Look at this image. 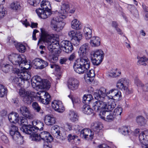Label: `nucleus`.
Masks as SVG:
<instances>
[{"instance_id":"nucleus-1","label":"nucleus","mask_w":148,"mask_h":148,"mask_svg":"<svg viewBox=\"0 0 148 148\" xmlns=\"http://www.w3.org/2000/svg\"><path fill=\"white\" fill-rule=\"evenodd\" d=\"M89 44L85 43L80 48L78 53L80 58L75 61L73 65L74 71L79 74H83L90 68V62L87 56H90L92 63V52L90 51Z\"/></svg>"},{"instance_id":"nucleus-2","label":"nucleus","mask_w":148,"mask_h":148,"mask_svg":"<svg viewBox=\"0 0 148 148\" xmlns=\"http://www.w3.org/2000/svg\"><path fill=\"white\" fill-rule=\"evenodd\" d=\"M94 95L95 99L101 100L106 102L105 100L112 99L118 100L121 97L120 91L116 89H112L108 92H106V89L104 87H101L99 89L95 90Z\"/></svg>"},{"instance_id":"nucleus-3","label":"nucleus","mask_w":148,"mask_h":148,"mask_svg":"<svg viewBox=\"0 0 148 148\" xmlns=\"http://www.w3.org/2000/svg\"><path fill=\"white\" fill-rule=\"evenodd\" d=\"M97 100L93 103V111L96 112L100 111L99 114V117L105 120L106 114H108V112L114 108L116 105L114 102H111V100L106 103L101 100Z\"/></svg>"},{"instance_id":"nucleus-4","label":"nucleus","mask_w":148,"mask_h":148,"mask_svg":"<svg viewBox=\"0 0 148 148\" xmlns=\"http://www.w3.org/2000/svg\"><path fill=\"white\" fill-rule=\"evenodd\" d=\"M23 69L25 70L17 69L15 70V73L17 74L18 77H14L12 80L13 84L19 86H21L25 81H28L31 77V73L28 70L29 69L26 67H23Z\"/></svg>"},{"instance_id":"nucleus-5","label":"nucleus","mask_w":148,"mask_h":148,"mask_svg":"<svg viewBox=\"0 0 148 148\" xmlns=\"http://www.w3.org/2000/svg\"><path fill=\"white\" fill-rule=\"evenodd\" d=\"M8 58L9 60L12 63H14L15 65H18L20 67L23 68L24 66H28V69H30L31 65L30 62H28L23 55L16 53H12L10 54Z\"/></svg>"},{"instance_id":"nucleus-6","label":"nucleus","mask_w":148,"mask_h":148,"mask_svg":"<svg viewBox=\"0 0 148 148\" xmlns=\"http://www.w3.org/2000/svg\"><path fill=\"white\" fill-rule=\"evenodd\" d=\"M49 4V2L46 0H43L40 3L41 8L36 9V12L38 17L42 19H46L52 13L51 10L49 8L47 5Z\"/></svg>"},{"instance_id":"nucleus-7","label":"nucleus","mask_w":148,"mask_h":148,"mask_svg":"<svg viewBox=\"0 0 148 148\" xmlns=\"http://www.w3.org/2000/svg\"><path fill=\"white\" fill-rule=\"evenodd\" d=\"M31 82L33 87L36 90L38 89L46 88L49 89L51 86L50 82L46 79L43 82L39 77L31 79Z\"/></svg>"},{"instance_id":"nucleus-8","label":"nucleus","mask_w":148,"mask_h":148,"mask_svg":"<svg viewBox=\"0 0 148 148\" xmlns=\"http://www.w3.org/2000/svg\"><path fill=\"white\" fill-rule=\"evenodd\" d=\"M40 131L36 133L34 138H32V140L36 141H38L42 139L47 143L51 142L53 140V138L51 134L46 131H43L40 132Z\"/></svg>"},{"instance_id":"nucleus-9","label":"nucleus","mask_w":148,"mask_h":148,"mask_svg":"<svg viewBox=\"0 0 148 148\" xmlns=\"http://www.w3.org/2000/svg\"><path fill=\"white\" fill-rule=\"evenodd\" d=\"M130 81L126 78H123L119 79L117 83L116 87L121 90L125 91L126 94H130L132 92V90H130L128 88Z\"/></svg>"},{"instance_id":"nucleus-10","label":"nucleus","mask_w":148,"mask_h":148,"mask_svg":"<svg viewBox=\"0 0 148 148\" xmlns=\"http://www.w3.org/2000/svg\"><path fill=\"white\" fill-rule=\"evenodd\" d=\"M19 92L20 96L23 97V100L25 103L30 104L33 102L34 96H32L30 91L20 89Z\"/></svg>"},{"instance_id":"nucleus-11","label":"nucleus","mask_w":148,"mask_h":148,"mask_svg":"<svg viewBox=\"0 0 148 148\" xmlns=\"http://www.w3.org/2000/svg\"><path fill=\"white\" fill-rule=\"evenodd\" d=\"M93 65L98 66L102 61L103 59L104 54L101 49H97L93 52Z\"/></svg>"},{"instance_id":"nucleus-12","label":"nucleus","mask_w":148,"mask_h":148,"mask_svg":"<svg viewBox=\"0 0 148 148\" xmlns=\"http://www.w3.org/2000/svg\"><path fill=\"white\" fill-rule=\"evenodd\" d=\"M21 130L26 134L30 135L31 138L32 139L35 137L34 135L36 133V129L34 127V125H27L24 124L21 127Z\"/></svg>"},{"instance_id":"nucleus-13","label":"nucleus","mask_w":148,"mask_h":148,"mask_svg":"<svg viewBox=\"0 0 148 148\" xmlns=\"http://www.w3.org/2000/svg\"><path fill=\"white\" fill-rule=\"evenodd\" d=\"M65 23L59 21V18H53L51 20V26L53 29L57 32H60L63 28Z\"/></svg>"},{"instance_id":"nucleus-14","label":"nucleus","mask_w":148,"mask_h":148,"mask_svg":"<svg viewBox=\"0 0 148 148\" xmlns=\"http://www.w3.org/2000/svg\"><path fill=\"white\" fill-rule=\"evenodd\" d=\"M40 95L39 100L44 104H48L51 100V96L47 92L43 90L40 91L36 93V95Z\"/></svg>"},{"instance_id":"nucleus-15","label":"nucleus","mask_w":148,"mask_h":148,"mask_svg":"<svg viewBox=\"0 0 148 148\" xmlns=\"http://www.w3.org/2000/svg\"><path fill=\"white\" fill-rule=\"evenodd\" d=\"M142 148H148V130L142 132L139 136Z\"/></svg>"},{"instance_id":"nucleus-16","label":"nucleus","mask_w":148,"mask_h":148,"mask_svg":"<svg viewBox=\"0 0 148 148\" xmlns=\"http://www.w3.org/2000/svg\"><path fill=\"white\" fill-rule=\"evenodd\" d=\"M60 47L62 48L63 51L67 53H71L73 49L72 43L69 41L63 40L60 43Z\"/></svg>"},{"instance_id":"nucleus-17","label":"nucleus","mask_w":148,"mask_h":148,"mask_svg":"<svg viewBox=\"0 0 148 148\" xmlns=\"http://www.w3.org/2000/svg\"><path fill=\"white\" fill-rule=\"evenodd\" d=\"M69 5L67 2L63 3L61 6V11L60 12L57 11H56V13H58L60 18L64 19L66 18V14L69 11Z\"/></svg>"},{"instance_id":"nucleus-18","label":"nucleus","mask_w":148,"mask_h":148,"mask_svg":"<svg viewBox=\"0 0 148 148\" xmlns=\"http://www.w3.org/2000/svg\"><path fill=\"white\" fill-rule=\"evenodd\" d=\"M51 106L54 110L58 112L62 113L65 110L63 103L61 101L55 100L52 102Z\"/></svg>"},{"instance_id":"nucleus-19","label":"nucleus","mask_w":148,"mask_h":148,"mask_svg":"<svg viewBox=\"0 0 148 148\" xmlns=\"http://www.w3.org/2000/svg\"><path fill=\"white\" fill-rule=\"evenodd\" d=\"M51 132L54 136L57 139H60L63 140L66 138V136L65 135H64V136H62V137H61L60 127L58 125L53 126L51 129Z\"/></svg>"},{"instance_id":"nucleus-20","label":"nucleus","mask_w":148,"mask_h":148,"mask_svg":"<svg viewBox=\"0 0 148 148\" xmlns=\"http://www.w3.org/2000/svg\"><path fill=\"white\" fill-rule=\"evenodd\" d=\"M69 88L73 91L77 89L79 85V82L76 79L73 78L69 80L67 83Z\"/></svg>"},{"instance_id":"nucleus-21","label":"nucleus","mask_w":148,"mask_h":148,"mask_svg":"<svg viewBox=\"0 0 148 148\" xmlns=\"http://www.w3.org/2000/svg\"><path fill=\"white\" fill-rule=\"evenodd\" d=\"M92 131L89 129H83L81 131L80 137L84 138L86 140L92 139V135L91 134Z\"/></svg>"},{"instance_id":"nucleus-22","label":"nucleus","mask_w":148,"mask_h":148,"mask_svg":"<svg viewBox=\"0 0 148 148\" xmlns=\"http://www.w3.org/2000/svg\"><path fill=\"white\" fill-rule=\"evenodd\" d=\"M69 36L72 38V40L79 42L82 39V35L80 32L76 30L71 31L69 33Z\"/></svg>"},{"instance_id":"nucleus-23","label":"nucleus","mask_w":148,"mask_h":148,"mask_svg":"<svg viewBox=\"0 0 148 148\" xmlns=\"http://www.w3.org/2000/svg\"><path fill=\"white\" fill-rule=\"evenodd\" d=\"M47 48L48 50L51 52L53 51V50L56 49H58L60 47L59 43L57 40H55L54 42L48 41Z\"/></svg>"},{"instance_id":"nucleus-24","label":"nucleus","mask_w":148,"mask_h":148,"mask_svg":"<svg viewBox=\"0 0 148 148\" xmlns=\"http://www.w3.org/2000/svg\"><path fill=\"white\" fill-rule=\"evenodd\" d=\"M44 121L46 125H52L55 123L56 119L53 115H47L45 117Z\"/></svg>"},{"instance_id":"nucleus-25","label":"nucleus","mask_w":148,"mask_h":148,"mask_svg":"<svg viewBox=\"0 0 148 148\" xmlns=\"http://www.w3.org/2000/svg\"><path fill=\"white\" fill-rule=\"evenodd\" d=\"M95 128L93 129V131L94 132L93 134V137L94 135V132H95L96 134H97V135H99L98 133H101L102 134L101 132L102 131V128L103 127V125L101 123L98 122L95 124H94Z\"/></svg>"},{"instance_id":"nucleus-26","label":"nucleus","mask_w":148,"mask_h":148,"mask_svg":"<svg viewBox=\"0 0 148 148\" xmlns=\"http://www.w3.org/2000/svg\"><path fill=\"white\" fill-rule=\"evenodd\" d=\"M18 112L26 118H28L30 114V112L27 107L23 106L20 108Z\"/></svg>"},{"instance_id":"nucleus-27","label":"nucleus","mask_w":148,"mask_h":148,"mask_svg":"<svg viewBox=\"0 0 148 148\" xmlns=\"http://www.w3.org/2000/svg\"><path fill=\"white\" fill-rule=\"evenodd\" d=\"M84 32L85 34V36L86 40L90 39V43L91 45H92V42L91 38L92 36V30L88 27H85L84 29Z\"/></svg>"},{"instance_id":"nucleus-28","label":"nucleus","mask_w":148,"mask_h":148,"mask_svg":"<svg viewBox=\"0 0 148 148\" xmlns=\"http://www.w3.org/2000/svg\"><path fill=\"white\" fill-rule=\"evenodd\" d=\"M134 83L138 87L141 88L145 92H148V83L143 85L139 79L136 78L134 80Z\"/></svg>"},{"instance_id":"nucleus-29","label":"nucleus","mask_w":148,"mask_h":148,"mask_svg":"<svg viewBox=\"0 0 148 148\" xmlns=\"http://www.w3.org/2000/svg\"><path fill=\"white\" fill-rule=\"evenodd\" d=\"M34 124H36L35 125H34V127L36 129V133L43 130L44 124L42 122L38 121H34L33 125H34Z\"/></svg>"},{"instance_id":"nucleus-30","label":"nucleus","mask_w":148,"mask_h":148,"mask_svg":"<svg viewBox=\"0 0 148 148\" xmlns=\"http://www.w3.org/2000/svg\"><path fill=\"white\" fill-rule=\"evenodd\" d=\"M18 116V114L16 113L12 112L8 116V118L9 121L11 123H18L19 121L18 117H16Z\"/></svg>"},{"instance_id":"nucleus-31","label":"nucleus","mask_w":148,"mask_h":148,"mask_svg":"<svg viewBox=\"0 0 148 148\" xmlns=\"http://www.w3.org/2000/svg\"><path fill=\"white\" fill-rule=\"evenodd\" d=\"M10 8L13 11L17 12H18L20 10L21 7L19 2L16 1L11 4Z\"/></svg>"},{"instance_id":"nucleus-32","label":"nucleus","mask_w":148,"mask_h":148,"mask_svg":"<svg viewBox=\"0 0 148 148\" xmlns=\"http://www.w3.org/2000/svg\"><path fill=\"white\" fill-rule=\"evenodd\" d=\"M16 49L18 52L21 53L25 52L26 50L25 46L21 42L15 43L14 44Z\"/></svg>"},{"instance_id":"nucleus-33","label":"nucleus","mask_w":148,"mask_h":148,"mask_svg":"<svg viewBox=\"0 0 148 148\" xmlns=\"http://www.w3.org/2000/svg\"><path fill=\"white\" fill-rule=\"evenodd\" d=\"M121 132V133L124 135H131V134H133L134 133L132 131L129 129L128 127L124 126L122 127L120 130Z\"/></svg>"},{"instance_id":"nucleus-34","label":"nucleus","mask_w":148,"mask_h":148,"mask_svg":"<svg viewBox=\"0 0 148 148\" xmlns=\"http://www.w3.org/2000/svg\"><path fill=\"white\" fill-rule=\"evenodd\" d=\"M70 120L73 122L78 121L79 116L73 110H70L69 113Z\"/></svg>"},{"instance_id":"nucleus-35","label":"nucleus","mask_w":148,"mask_h":148,"mask_svg":"<svg viewBox=\"0 0 148 148\" xmlns=\"http://www.w3.org/2000/svg\"><path fill=\"white\" fill-rule=\"evenodd\" d=\"M92 99V96L91 94L84 95L83 97V103L85 105H88L90 104V102Z\"/></svg>"},{"instance_id":"nucleus-36","label":"nucleus","mask_w":148,"mask_h":148,"mask_svg":"<svg viewBox=\"0 0 148 148\" xmlns=\"http://www.w3.org/2000/svg\"><path fill=\"white\" fill-rule=\"evenodd\" d=\"M82 109L83 112L87 115H90L92 113V109L88 105H84L83 106Z\"/></svg>"},{"instance_id":"nucleus-37","label":"nucleus","mask_w":148,"mask_h":148,"mask_svg":"<svg viewBox=\"0 0 148 148\" xmlns=\"http://www.w3.org/2000/svg\"><path fill=\"white\" fill-rule=\"evenodd\" d=\"M56 35L54 34H47L45 36V39L46 42L47 43L48 41L54 42L56 40V38L55 36Z\"/></svg>"},{"instance_id":"nucleus-38","label":"nucleus","mask_w":148,"mask_h":148,"mask_svg":"<svg viewBox=\"0 0 148 148\" xmlns=\"http://www.w3.org/2000/svg\"><path fill=\"white\" fill-rule=\"evenodd\" d=\"M80 23L76 19H74L71 22V27L76 30H79L81 27Z\"/></svg>"},{"instance_id":"nucleus-39","label":"nucleus","mask_w":148,"mask_h":148,"mask_svg":"<svg viewBox=\"0 0 148 148\" xmlns=\"http://www.w3.org/2000/svg\"><path fill=\"white\" fill-rule=\"evenodd\" d=\"M0 66L2 71L3 72L7 73L9 71L10 67L11 66L9 64L1 63H0Z\"/></svg>"},{"instance_id":"nucleus-40","label":"nucleus","mask_w":148,"mask_h":148,"mask_svg":"<svg viewBox=\"0 0 148 148\" xmlns=\"http://www.w3.org/2000/svg\"><path fill=\"white\" fill-rule=\"evenodd\" d=\"M137 58L138 59L137 62L138 64L144 66H146V65L145 62L147 61L148 60V59L145 56H143L142 57L138 56Z\"/></svg>"},{"instance_id":"nucleus-41","label":"nucleus","mask_w":148,"mask_h":148,"mask_svg":"<svg viewBox=\"0 0 148 148\" xmlns=\"http://www.w3.org/2000/svg\"><path fill=\"white\" fill-rule=\"evenodd\" d=\"M101 44L100 38L98 36H93V47L99 46Z\"/></svg>"},{"instance_id":"nucleus-42","label":"nucleus","mask_w":148,"mask_h":148,"mask_svg":"<svg viewBox=\"0 0 148 148\" xmlns=\"http://www.w3.org/2000/svg\"><path fill=\"white\" fill-rule=\"evenodd\" d=\"M7 89L3 85L0 84V97H3L7 94Z\"/></svg>"},{"instance_id":"nucleus-43","label":"nucleus","mask_w":148,"mask_h":148,"mask_svg":"<svg viewBox=\"0 0 148 148\" xmlns=\"http://www.w3.org/2000/svg\"><path fill=\"white\" fill-rule=\"evenodd\" d=\"M41 61V58H36L32 61L33 66H34L36 69H39L38 66L40 65Z\"/></svg>"},{"instance_id":"nucleus-44","label":"nucleus","mask_w":148,"mask_h":148,"mask_svg":"<svg viewBox=\"0 0 148 148\" xmlns=\"http://www.w3.org/2000/svg\"><path fill=\"white\" fill-rule=\"evenodd\" d=\"M10 136L12 139L16 142H18L19 140L21 141L23 140V137L21 136L20 133H19V134L17 135L14 134L13 135Z\"/></svg>"},{"instance_id":"nucleus-45","label":"nucleus","mask_w":148,"mask_h":148,"mask_svg":"<svg viewBox=\"0 0 148 148\" xmlns=\"http://www.w3.org/2000/svg\"><path fill=\"white\" fill-rule=\"evenodd\" d=\"M136 121L138 125H143L145 124V120L142 116H139L136 118Z\"/></svg>"},{"instance_id":"nucleus-46","label":"nucleus","mask_w":148,"mask_h":148,"mask_svg":"<svg viewBox=\"0 0 148 148\" xmlns=\"http://www.w3.org/2000/svg\"><path fill=\"white\" fill-rule=\"evenodd\" d=\"M115 117V116L113 113L112 112H110L109 114L108 113V114L107 115L106 118L104 120L107 121L111 122L113 120Z\"/></svg>"},{"instance_id":"nucleus-47","label":"nucleus","mask_w":148,"mask_h":148,"mask_svg":"<svg viewBox=\"0 0 148 148\" xmlns=\"http://www.w3.org/2000/svg\"><path fill=\"white\" fill-rule=\"evenodd\" d=\"M122 111L123 109L121 107H118L114 110L113 113L115 116L120 115L122 112Z\"/></svg>"},{"instance_id":"nucleus-48","label":"nucleus","mask_w":148,"mask_h":148,"mask_svg":"<svg viewBox=\"0 0 148 148\" xmlns=\"http://www.w3.org/2000/svg\"><path fill=\"white\" fill-rule=\"evenodd\" d=\"M91 70H90L86 73L87 76L86 82L88 84H90L92 82V76H91V74L92 73L91 72Z\"/></svg>"},{"instance_id":"nucleus-49","label":"nucleus","mask_w":148,"mask_h":148,"mask_svg":"<svg viewBox=\"0 0 148 148\" xmlns=\"http://www.w3.org/2000/svg\"><path fill=\"white\" fill-rule=\"evenodd\" d=\"M27 1L30 5L36 6L39 4L40 0H28Z\"/></svg>"},{"instance_id":"nucleus-50","label":"nucleus","mask_w":148,"mask_h":148,"mask_svg":"<svg viewBox=\"0 0 148 148\" xmlns=\"http://www.w3.org/2000/svg\"><path fill=\"white\" fill-rule=\"evenodd\" d=\"M48 65V63L47 61H46L43 60L42 59H41L40 65V66H38L39 69H42L47 66Z\"/></svg>"},{"instance_id":"nucleus-51","label":"nucleus","mask_w":148,"mask_h":148,"mask_svg":"<svg viewBox=\"0 0 148 148\" xmlns=\"http://www.w3.org/2000/svg\"><path fill=\"white\" fill-rule=\"evenodd\" d=\"M32 106L34 110L37 112H39L41 110V108L37 103L33 102L32 104Z\"/></svg>"},{"instance_id":"nucleus-52","label":"nucleus","mask_w":148,"mask_h":148,"mask_svg":"<svg viewBox=\"0 0 148 148\" xmlns=\"http://www.w3.org/2000/svg\"><path fill=\"white\" fill-rule=\"evenodd\" d=\"M73 128L76 133H80V134H81V130H83L82 127L78 125H76L74 126Z\"/></svg>"},{"instance_id":"nucleus-53","label":"nucleus","mask_w":148,"mask_h":148,"mask_svg":"<svg viewBox=\"0 0 148 148\" xmlns=\"http://www.w3.org/2000/svg\"><path fill=\"white\" fill-rule=\"evenodd\" d=\"M18 122L19 123H20V124H22V126L24 124H26L27 125L28 122H27V119H25L24 117H21L20 118H18Z\"/></svg>"},{"instance_id":"nucleus-54","label":"nucleus","mask_w":148,"mask_h":148,"mask_svg":"<svg viewBox=\"0 0 148 148\" xmlns=\"http://www.w3.org/2000/svg\"><path fill=\"white\" fill-rule=\"evenodd\" d=\"M5 14V9L3 5H0V19L3 18Z\"/></svg>"},{"instance_id":"nucleus-55","label":"nucleus","mask_w":148,"mask_h":148,"mask_svg":"<svg viewBox=\"0 0 148 148\" xmlns=\"http://www.w3.org/2000/svg\"><path fill=\"white\" fill-rule=\"evenodd\" d=\"M76 137H77V135L74 134H69L67 136L68 140L69 142H71L72 140H73L74 142V140Z\"/></svg>"},{"instance_id":"nucleus-56","label":"nucleus","mask_w":148,"mask_h":148,"mask_svg":"<svg viewBox=\"0 0 148 148\" xmlns=\"http://www.w3.org/2000/svg\"><path fill=\"white\" fill-rule=\"evenodd\" d=\"M58 57L55 55H51L49 58L48 60L49 61L53 62L54 61L58 60Z\"/></svg>"},{"instance_id":"nucleus-57","label":"nucleus","mask_w":148,"mask_h":148,"mask_svg":"<svg viewBox=\"0 0 148 148\" xmlns=\"http://www.w3.org/2000/svg\"><path fill=\"white\" fill-rule=\"evenodd\" d=\"M121 73L120 72H110L109 75L111 77H115L119 76Z\"/></svg>"},{"instance_id":"nucleus-58","label":"nucleus","mask_w":148,"mask_h":148,"mask_svg":"<svg viewBox=\"0 0 148 148\" xmlns=\"http://www.w3.org/2000/svg\"><path fill=\"white\" fill-rule=\"evenodd\" d=\"M67 60L68 59L66 58L61 57L60 60V63L61 64H65Z\"/></svg>"},{"instance_id":"nucleus-59","label":"nucleus","mask_w":148,"mask_h":148,"mask_svg":"<svg viewBox=\"0 0 148 148\" xmlns=\"http://www.w3.org/2000/svg\"><path fill=\"white\" fill-rule=\"evenodd\" d=\"M1 138L3 142L5 143H8V140L7 137L5 135L2 136Z\"/></svg>"},{"instance_id":"nucleus-60","label":"nucleus","mask_w":148,"mask_h":148,"mask_svg":"<svg viewBox=\"0 0 148 148\" xmlns=\"http://www.w3.org/2000/svg\"><path fill=\"white\" fill-rule=\"evenodd\" d=\"M66 127L67 128L68 130H67L69 131L73 130V127L72 124L71 123H67L66 124Z\"/></svg>"},{"instance_id":"nucleus-61","label":"nucleus","mask_w":148,"mask_h":148,"mask_svg":"<svg viewBox=\"0 0 148 148\" xmlns=\"http://www.w3.org/2000/svg\"><path fill=\"white\" fill-rule=\"evenodd\" d=\"M18 131V127L17 126H16L15 125H12V126L11 127V128L10 130V132H11V131Z\"/></svg>"},{"instance_id":"nucleus-62","label":"nucleus","mask_w":148,"mask_h":148,"mask_svg":"<svg viewBox=\"0 0 148 148\" xmlns=\"http://www.w3.org/2000/svg\"><path fill=\"white\" fill-rule=\"evenodd\" d=\"M71 101L73 105L75 103H79L80 102V100L79 98L75 99L74 98H71Z\"/></svg>"},{"instance_id":"nucleus-63","label":"nucleus","mask_w":148,"mask_h":148,"mask_svg":"<svg viewBox=\"0 0 148 148\" xmlns=\"http://www.w3.org/2000/svg\"><path fill=\"white\" fill-rule=\"evenodd\" d=\"M12 102L13 103H14L16 106H18V100L17 98H14L12 99Z\"/></svg>"},{"instance_id":"nucleus-64","label":"nucleus","mask_w":148,"mask_h":148,"mask_svg":"<svg viewBox=\"0 0 148 148\" xmlns=\"http://www.w3.org/2000/svg\"><path fill=\"white\" fill-rule=\"evenodd\" d=\"M142 7L145 13H148V7L144 3L142 4Z\"/></svg>"}]
</instances>
